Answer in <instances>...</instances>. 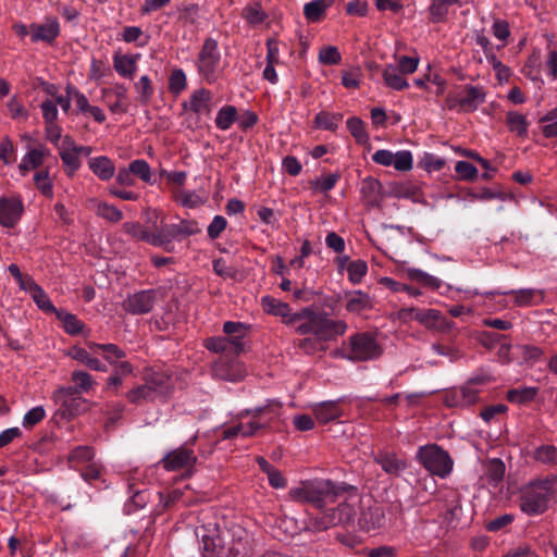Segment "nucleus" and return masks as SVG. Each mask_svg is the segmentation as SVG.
Masks as SVG:
<instances>
[{"mask_svg": "<svg viewBox=\"0 0 557 557\" xmlns=\"http://www.w3.org/2000/svg\"><path fill=\"white\" fill-rule=\"evenodd\" d=\"M505 473V466L500 459H493L488 463L487 468V476L491 482L494 484L499 483Z\"/></svg>", "mask_w": 557, "mask_h": 557, "instance_id": "nucleus-59", "label": "nucleus"}, {"mask_svg": "<svg viewBox=\"0 0 557 557\" xmlns=\"http://www.w3.org/2000/svg\"><path fill=\"white\" fill-rule=\"evenodd\" d=\"M508 295L512 296L513 302L518 306H536L543 301L544 294L541 289H519L511 290Z\"/></svg>", "mask_w": 557, "mask_h": 557, "instance_id": "nucleus-31", "label": "nucleus"}, {"mask_svg": "<svg viewBox=\"0 0 557 557\" xmlns=\"http://www.w3.org/2000/svg\"><path fill=\"white\" fill-rule=\"evenodd\" d=\"M18 283L24 292L30 294L33 301L42 312L54 313L58 311L51 302L49 295L35 281H18Z\"/></svg>", "mask_w": 557, "mask_h": 557, "instance_id": "nucleus-16", "label": "nucleus"}, {"mask_svg": "<svg viewBox=\"0 0 557 557\" xmlns=\"http://www.w3.org/2000/svg\"><path fill=\"white\" fill-rule=\"evenodd\" d=\"M87 346L92 354L102 355L103 359L110 364L121 361L125 357L124 350L114 344H98L89 342Z\"/></svg>", "mask_w": 557, "mask_h": 557, "instance_id": "nucleus-27", "label": "nucleus"}, {"mask_svg": "<svg viewBox=\"0 0 557 557\" xmlns=\"http://www.w3.org/2000/svg\"><path fill=\"white\" fill-rule=\"evenodd\" d=\"M138 59L139 54H121L115 52L113 55V67L120 76L133 79L137 71Z\"/></svg>", "mask_w": 557, "mask_h": 557, "instance_id": "nucleus-23", "label": "nucleus"}, {"mask_svg": "<svg viewBox=\"0 0 557 557\" xmlns=\"http://www.w3.org/2000/svg\"><path fill=\"white\" fill-rule=\"evenodd\" d=\"M45 409L41 406L35 407L26 411L23 417L22 425L23 428L30 429L40 423L45 419Z\"/></svg>", "mask_w": 557, "mask_h": 557, "instance_id": "nucleus-53", "label": "nucleus"}, {"mask_svg": "<svg viewBox=\"0 0 557 557\" xmlns=\"http://www.w3.org/2000/svg\"><path fill=\"white\" fill-rule=\"evenodd\" d=\"M385 521L383 509L380 505L362 509L359 517V525L368 531L380 529Z\"/></svg>", "mask_w": 557, "mask_h": 557, "instance_id": "nucleus-24", "label": "nucleus"}, {"mask_svg": "<svg viewBox=\"0 0 557 557\" xmlns=\"http://www.w3.org/2000/svg\"><path fill=\"white\" fill-rule=\"evenodd\" d=\"M336 0H312L305 4L304 15L309 22H320L326 9L335 3Z\"/></svg>", "mask_w": 557, "mask_h": 557, "instance_id": "nucleus-32", "label": "nucleus"}, {"mask_svg": "<svg viewBox=\"0 0 557 557\" xmlns=\"http://www.w3.org/2000/svg\"><path fill=\"white\" fill-rule=\"evenodd\" d=\"M221 54L218 41L207 38L197 57V69L199 75L209 84L214 83L219 76Z\"/></svg>", "mask_w": 557, "mask_h": 557, "instance_id": "nucleus-9", "label": "nucleus"}, {"mask_svg": "<svg viewBox=\"0 0 557 557\" xmlns=\"http://www.w3.org/2000/svg\"><path fill=\"white\" fill-rule=\"evenodd\" d=\"M34 182L37 187V189L46 197L52 198L53 197V190H52V182L49 177V171L42 170L38 171L34 175Z\"/></svg>", "mask_w": 557, "mask_h": 557, "instance_id": "nucleus-46", "label": "nucleus"}, {"mask_svg": "<svg viewBox=\"0 0 557 557\" xmlns=\"http://www.w3.org/2000/svg\"><path fill=\"white\" fill-rule=\"evenodd\" d=\"M346 124L349 133L358 144H366L369 140V135L361 119L357 116L349 117Z\"/></svg>", "mask_w": 557, "mask_h": 557, "instance_id": "nucleus-42", "label": "nucleus"}, {"mask_svg": "<svg viewBox=\"0 0 557 557\" xmlns=\"http://www.w3.org/2000/svg\"><path fill=\"white\" fill-rule=\"evenodd\" d=\"M128 169L133 176L139 177L145 183H151V170L146 160L136 159L129 163Z\"/></svg>", "mask_w": 557, "mask_h": 557, "instance_id": "nucleus-47", "label": "nucleus"}, {"mask_svg": "<svg viewBox=\"0 0 557 557\" xmlns=\"http://www.w3.org/2000/svg\"><path fill=\"white\" fill-rule=\"evenodd\" d=\"M394 292H405L413 298H419L426 289H438L442 285L441 281H420L421 285H408L401 281H384Z\"/></svg>", "mask_w": 557, "mask_h": 557, "instance_id": "nucleus-19", "label": "nucleus"}, {"mask_svg": "<svg viewBox=\"0 0 557 557\" xmlns=\"http://www.w3.org/2000/svg\"><path fill=\"white\" fill-rule=\"evenodd\" d=\"M159 231L170 238L180 239L198 234L200 228L195 220H182L178 224L163 225Z\"/></svg>", "mask_w": 557, "mask_h": 557, "instance_id": "nucleus-21", "label": "nucleus"}, {"mask_svg": "<svg viewBox=\"0 0 557 557\" xmlns=\"http://www.w3.org/2000/svg\"><path fill=\"white\" fill-rule=\"evenodd\" d=\"M123 228L126 234H128L129 236L137 240H143L150 245L152 244L153 240H156V232H148L138 222H125L123 224Z\"/></svg>", "mask_w": 557, "mask_h": 557, "instance_id": "nucleus-40", "label": "nucleus"}, {"mask_svg": "<svg viewBox=\"0 0 557 557\" xmlns=\"http://www.w3.org/2000/svg\"><path fill=\"white\" fill-rule=\"evenodd\" d=\"M293 281H281V289L284 292L294 288V298L300 301L309 302L313 298V293L310 289H300L297 285L293 286Z\"/></svg>", "mask_w": 557, "mask_h": 557, "instance_id": "nucleus-55", "label": "nucleus"}, {"mask_svg": "<svg viewBox=\"0 0 557 557\" xmlns=\"http://www.w3.org/2000/svg\"><path fill=\"white\" fill-rule=\"evenodd\" d=\"M343 120L341 113H330L327 111H320L313 121L314 127L320 129H326L335 132L338 127V123Z\"/></svg>", "mask_w": 557, "mask_h": 557, "instance_id": "nucleus-36", "label": "nucleus"}, {"mask_svg": "<svg viewBox=\"0 0 557 557\" xmlns=\"http://www.w3.org/2000/svg\"><path fill=\"white\" fill-rule=\"evenodd\" d=\"M29 29L33 42L42 41L52 45L60 35V24L55 17L47 18L42 24L32 23Z\"/></svg>", "mask_w": 557, "mask_h": 557, "instance_id": "nucleus-13", "label": "nucleus"}, {"mask_svg": "<svg viewBox=\"0 0 557 557\" xmlns=\"http://www.w3.org/2000/svg\"><path fill=\"white\" fill-rule=\"evenodd\" d=\"M239 417H250L257 424L268 431L274 428V424L281 417V405L276 401H270L265 406L257 407L253 409H245L240 412Z\"/></svg>", "mask_w": 557, "mask_h": 557, "instance_id": "nucleus-11", "label": "nucleus"}, {"mask_svg": "<svg viewBox=\"0 0 557 557\" xmlns=\"http://www.w3.org/2000/svg\"><path fill=\"white\" fill-rule=\"evenodd\" d=\"M24 205L20 197H0V225L13 228L21 220Z\"/></svg>", "mask_w": 557, "mask_h": 557, "instance_id": "nucleus-12", "label": "nucleus"}, {"mask_svg": "<svg viewBox=\"0 0 557 557\" xmlns=\"http://www.w3.org/2000/svg\"><path fill=\"white\" fill-rule=\"evenodd\" d=\"M197 440L194 435L189 441L185 442L177 448L165 453L159 461L164 471H184V475L190 478L195 471L197 463V455L193 448Z\"/></svg>", "mask_w": 557, "mask_h": 557, "instance_id": "nucleus-7", "label": "nucleus"}, {"mask_svg": "<svg viewBox=\"0 0 557 557\" xmlns=\"http://www.w3.org/2000/svg\"><path fill=\"white\" fill-rule=\"evenodd\" d=\"M512 521V515L507 513L504 516H499L488 521L486 524V529L488 532L496 533L499 532L502 529L506 528L507 525L511 524Z\"/></svg>", "mask_w": 557, "mask_h": 557, "instance_id": "nucleus-64", "label": "nucleus"}, {"mask_svg": "<svg viewBox=\"0 0 557 557\" xmlns=\"http://www.w3.org/2000/svg\"><path fill=\"white\" fill-rule=\"evenodd\" d=\"M455 4L461 7V0H433L429 7V21L431 23L446 22L448 10Z\"/></svg>", "mask_w": 557, "mask_h": 557, "instance_id": "nucleus-26", "label": "nucleus"}, {"mask_svg": "<svg viewBox=\"0 0 557 557\" xmlns=\"http://www.w3.org/2000/svg\"><path fill=\"white\" fill-rule=\"evenodd\" d=\"M249 329V325L242 322L227 321L223 324L225 337H210L205 342L207 349L223 355L213 363L215 376L230 382H239L244 377L243 364L230 357L239 356L244 351V338Z\"/></svg>", "mask_w": 557, "mask_h": 557, "instance_id": "nucleus-2", "label": "nucleus"}, {"mask_svg": "<svg viewBox=\"0 0 557 557\" xmlns=\"http://www.w3.org/2000/svg\"><path fill=\"white\" fill-rule=\"evenodd\" d=\"M536 395L535 387L513 388L507 392V400L512 404H524L532 401Z\"/></svg>", "mask_w": 557, "mask_h": 557, "instance_id": "nucleus-41", "label": "nucleus"}, {"mask_svg": "<svg viewBox=\"0 0 557 557\" xmlns=\"http://www.w3.org/2000/svg\"><path fill=\"white\" fill-rule=\"evenodd\" d=\"M556 494L557 476L533 480L521 488L519 507L524 515L540 516L555 502Z\"/></svg>", "mask_w": 557, "mask_h": 557, "instance_id": "nucleus-3", "label": "nucleus"}, {"mask_svg": "<svg viewBox=\"0 0 557 557\" xmlns=\"http://www.w3.org/2000/svg\"><path fill=\"white\" fill-rule=\"evenodd\" d=\"M72 382H74V386H69L67 388H76L78 393L82 394L84 392H88L92 388L95 381L89 372L84 371H74L72 372Z\"/></svg>", "mask_w": 557, "mask_h": 557, "instance_id": "nucleus-44", "label": "nucleus"}, {"mask_svg": "<svg viewBox=\"0 0 557 557\" xmlns=\"http://www.w3.org/2000/svg\"><path fill=\"white\" fill-rule=\"evenodd\" d=\"M373 306L370 295L360 290H352L346 294V308L350 312L360 313L370 310Z\"/></svg>", "mask_w": 557, "mask_h": 557, "instance_id": "nucleus-28", "label": "nucleus"}, {"mask_svg": "<svg viewBox=\"0 0 557 557\" xmlns=\"http://www.w3.org/2000/svg\"><path fill=\"white\" fill-rule=\"evenodd\" d=\"M540 122H548L544 125L542 133L546 138L557 136V107L543 116Z\"/></svg>", "mask_w": 557, "mask_h": 557, "instance_id": "nucleus-52", "label": "nucleus"}, {"mask_svg": "<svg viewBox=\"0 0 557 557\" xmlns=\"http://www.w3.org/2000/svg\"><path fill=\"white\" fill-rule=\"evenodd\" d=\"M60 158L65 166L66 174L73 176L81 166V160L74 150L60 149Z\"/></svg>", "mask_w": 557, "mask_h": 557, "instance_id": "nucleus-45", "label": "nucleus"}, {"mask_svg": "<svg viewBox=\"0 0 557 557\" xmlns=\"http://www.w3.org/2000/svg\"><path fill=\"white\" fill-rule=\"evenodd\" d=\"M533 459L546 466H557V446L553 444H542L532 453Z\"/></svg>", "mask_w": 557, "mask_h": 557, "instance_id": "nucleus-35", "label": "nucleus"}, {"mask_svg": "<svg viewBox=\"0 0 557 557\" xmlns=\"http://www.w3.org/2000/svg\"><path fill=\"white\" fill-rule=\"evenodd\" d=\"M53 400L59 406L55 416L63 420H72L88 410V400L81 396L76 388H59L54 391Z\"/></svg>", "mask_w": 557, "mask_h": 557, "instance_id": "nucleus-8", "label": "nucleus"}, {"mask_svg": "<svg viewBox=\"0 0 557 557\" xmlns=\"http://www.w3.org/2000/svg\"><path fill=\"white\" fill-rule=\"evenodd\" d=\"M302 318L294 317L290 321L298 322L295 330L300 335H313L319 339L329 341L342 335L347 330V324L342 320H331L321 313L309 310L302 311Z\"/></svg>", "mask_w": 557, "mask_h": 557, "instance_id": "nucleus-4", "label": "nucleus"}, {"mask_svg": "<svg viewBox=\"0 0 557 557\" xmlns=\"http://www.w3.org/2000/svg\"><path fill=\"white\" fill-rule=\"evenodd\" d=\"M238 112L234 106L222 107L216 114L215 125L221 131L228 129L234 122H237Z\"/></svg>", "mask_w": 557, "mask_h": 557, "instance_id": "nucleus-39", "label": "nucleus"}, {"mask_svg": "<svg viewBox=\"0 0 557 557\" xmlns=\"http://www.w3.org/2000/svg\"><path fill=\"white\" fill-rule=\"evenodd\" d=\"M373 460L381 466L385 473L392 476H399L401 471L408 466L403 458L391 451H380L374 456Z\"/></svg>", "mask_w": 557, "mask_h": 557, "instance_id": "nucleus-18", "label": "nucleus"}, {"mask_svg": "<svg viewBox=\"0 0 557 557\" xmlns=\"http://www.w3.org/2000/svg\"><path fill=\"white\" fill-rule=\"evenodd\" d=\"M186 75L183 70L175 69L169 77V90L173 95H180L186 88Z\"/></svg>", "mask_w": 557, "mask_h": 557, "instance_id": "nucleus-48", "label": "nucleus"}, {"mask_svg": "<svg viewBox=\"0 0 557 557\" xmlns=\"http://www.w3.org/2000/svg\"><path fill=\"white\" fill-rule=\"evenodd\" d=\"M319 61L322 64L335 65L342 61V55L337 47L326 46L319 51Z\"/></svg>", "mask_w": 557, "mask_h": 557, "instance_id": "nucleus-49", "label": "nucleus"}, {"mask_svg": "<svg viewBox=\"0 0 557 557\" xmlns=\"http://www.w3.org/2000/svg\"><path fill=\"white\" fill-rule=\"evenodd\" d=\"M455 171L462 181H474L478 176V169L467 161H458Z\"/></svg>", "mask_w": 557, "mask_h": 557, "instance_id": "nucleus-54", "label": "nucleus"}, {"mask_svg": "<svg viewBox=\"0 0 557 557\" xmlns=\"http://www.w3.org/2000/svg\"><path fill=\"white\" fill-rule=\"evenodd\" d=\"M506 122L511 132L517 133L519 136H525L528 133V123L525 116L510 111L507 113Z\"/></svg>", "mask_w": 557, "mask_h": 557, "instance_id": "nucleus-43", "label": "nucleus"}, {"mask_svg": "<svg viewBox=\"0 0 557 557\" xmlns=\"http://www.w3.org/2000/svg\"><path fill=\"white\" fill-rule=\"evenodd\" d=\"M202 555L203 557H213L220 554L221 540L208 534L201 535Z\"/></svg>", "mask_w": 557, "mask_h": 557, "instance_id": "nucleus-50", "label": "nucleus"}, {"mask_svg": "<svg viewBox=\"0 0 557 557\" xmlns=\"http://www.w3.org/2000/svg\"><path fill=\"white\" fill-rule=\"evenodd\" d=\"M342 401L343 399L324 400L315 404L312 408L314 419L322 424H327L335 419H341L343 416V409L341 408Z\"/></svg>", "mask_w": 557, "mask_h": 557, "instance_id": "nucleus-17", "label": "nucleus"}, {"mask_svg": "<svg viewBox=\"0 0 557 557\" xmlns=\"http://www.w3.org/2000/svg\"><path fill=\"white\" fill-rule=\"evenodd\" d=\"M92 355L94 354L91 352L90 349L88 350L79 346H73L69 352V356L71 358L85 364L89 369L94 371L106 372V364Z\"/></svg>", "mask_w": 557, "mask_h": 557, "instance_id": "nucleus-25", "label": "nucleus"}, {"mask_svg": "<svg viewBox=\"0 0 557 557\" xmlns=\"http://www.w3.org/2000/svg\"><path fill=\"white\" fill-rule=\"evenodd\" d=\"M339 352L349 361L364 362L379 359L383 348L373 333L358 332L343 341Z\"/></svg>", "mask_w": 557, "mask_h": 557, "instance_id": "nucleus-5", "label": "nucleus"}, {"mask_svg": "<svg viewBox=\"0 0 557 557\" xmlns=\"http://www.w3.org/2000/svg\"><path fill=\"white\" fill-rule=\"evenodd\" d=\"M134 88L138 95V102L143 106H148L154 94L153 84L148 75H143L139 81L134 84Z\"/></svg>", "mask_w": 557, "mask_h": 557, "instance_id": "nucleus-37", "label": "nucleus"}, {"mask_svg": "<svg viewBox=\"0 0 557 557\" xmlns=\"http://www.w3.org/2000/svg\"><path fill=\"white\" fill-rule=\"evenodd\" d=\"M97 213L101 218L114 223L121 221L123 218V213L120 209L107 202L99 203Z\"/></svg>", "mask_w": 557, "mask_h": 557, "instance_id": "nucleus-51", "label": "nucleus"}, {"mask_svg": "<svg viewBox=\"0 0 557 557\" xmlns=\"http://www.w3.org/2000/svg\"><path fill=\"white\" fill-rule=\"evenodd\" d=\"M419 165L428 172L441 171L445 165V160L432 153H425Z\"/></svg>", "mask_w": 557, "mask_h": 557, "instance_id": "nucleus-60", "label": "nucleus"}, {"mask_svg": "<svg viewBox=\"0 0 557 557\" xmlns=\"http://www.w3.org/2000/svg\"><path fill=\"white\" fill-rule=\"evenodd\" d=\"M89 169L101 181H109L115 173V165L113 161L104 156L89 159Z\"/></svg>", "mask_w": 557, "mask_h": 557, "instance_id": "nucleus-29", "label": "nucleus"}, {"mask_svg": "<svg viewBox=\"0 0 557 557\" xmlns=\"http://www.w3.org/2000/svg\"><path fill=\"white\" fill-rule=\"evenodd\" d=\"M360 77H361V72L359 69L344 71L342 73V84L346 88L356 89L360 85Z\"/></svg>", "mask_w": 557, "mask_h": 557, "instance_id": "nucleus-63", "label": "nucleus"}, {"mask_svg": "<svg viewBox=\"0 0 557 557\" xmlns=\"http://www.w3.org/2000/svg\"><path fill=\"white\" fill-rule=\"evenodd\" d=\"M399 319L404 322L418 321L429 330H443L445 321L442 313L436 310H421L413 307L403 308L399 311Z\"/></svg>", "mask_w": 557, "mask_h": 557, "instance_id": "nucleus-10", "label": "nucleus"}, {"mask_svg": "<svg viewBox=\"0 0 557 557\" xmlns=\"http://www.w3.org/2000/svg\"><path fill=\"white\" fill-rule=\"evenodd\" d=\"M382 185L379 180L368 176L361 181L360 191L368 206H375L381 200Z\"/></svg>", "mask_w": 557, "mask_h": 557, "instance_id": "nucleus-30", "label": "nucleus"}, {"mask_svg": "<svg viewBox=\"0 0 557 557\" xmlns=\"http://www.w3.org/2000/svg\"><path fill=\"white\" fill-rule=\"evenodd\" d=\"M57 320L61 321L62 327L65 333L70 335H77L84 329V323L82 320L76 318V315L67 312L59 310L54 312Z\"/></svg>", "mask_w": 557, "mask_h": 557, "instance_id": "nucleus-33", "label": "nucleus"}, {"mask_svg": "<svg viewBox=\"0 0 557 557\" xmlns=\"http://www.w3.org/2000/svg\"><path fill=\"white\" fill-rule=\"evenodd\" d=\"M393 165L397 171L406 172L412 169V154L408 150L394 153Z\"/></svg>", "mask_w": 557, "mask_h": 557, "instance_id": "nucleus-56", "label": "nucleus"}, {"mask_svg": "<svg viewBox=\"0 0 557 557\" xmlns=\"http://www.w3.org/2000/svg\"><path fill=\"white\" fill-rule=\"evenodd\" d=\"M485 97L486 94L482 86L467 85L465 87V95L459 97L456 101L461 109L466 111H474L485 101Z\"/></svg>", "mask_w": 557, "mask_h": 557, "instance_id": "nucleus-22", "label": "nucleus"}, {"mask_svg": "<svg viewBox=\"0 0 557 557\" xmlns=\"http://www.w3.org/2000/svg\"><path fill=\"white\" fill-rule=\"evenodd\" d=\"M164 376H154L148 381V383L139 385L126 393V399L133 404H141V401H148L153 398L154 391L163 386Z\"/></svg>", "mask_w": 557, "mask_h": 557, "instance_id": "nucleus-15", "label": "nucleus"}, {"mask_svg": "<svg viewBox=\"0 0 557 557\" xmlns=\"http://www.w3.org/2000/svg\"><path fill=\"white\" fill-rule=\"evenodd\" d=\"M261 305L263 311L268 313L282 317L283 319L289 317V306L285 302H281L277 299L272 298L271 296H263L261 298Z\"/></svg>", "mask_w": 557, "mask_h": 557, "instance_id": "nucleus-38", "label": "nucleus"}, {"mask_svg": "<svg viewBox=\"0 0 557 557\" xmlns=\"http://www.w3.org/2000/svg\"><path fill=\"white\" fill-rule=\"evenodd\" d=\"M243 16L250 24L262 23L265 18L264 12L261 10L259 4L246 7L243 10Z\"/></svg>", "mask_w": 557, "mask_h": 557, "instance_id": "nucleus-61", "label": "nucleus"}, {"mask_svg": "<svg viewBox=\"0 0 557 557\" xmlns=\"http://www.w3.org/2000/svg\"><path fill=\"white\" fill-rule=\"evenodd\" d=\"M128 494L135 507H144L147 502V493L144 488L138 487V484L128 483Z\"/></svg>", "mask_w": 557, "mask_h": 557, "instance_id": "nucleus-62", "label": "nucleus"}, {"mask_svg": "<svg viewBox=\"0 0 557 557\" xmlns=\"http://www.w3.org/2000/svg\"><path fill=\"white\" fill-rule=\"evenodd\" d=\"M398 69L392 64L387 65L383 71L385 84L394 90H403L408 88L409 84Z\"/></svg>", "mask_w": 557, "mask_h": 557, "instance_id": "nucleus-34", "label": "nucleus"}, {"mask_svg": "<svg viewBox=\"0 0 557 557\" xmlns=\"http://www.w3.org/2000/svg\"><path fill=\"white\" fill-rule=\"evenodd\" d=\"M472 200H492V199H505V196L502 191H494L487 187H482L480 189L472 190L469 189L467 194Z\"/></svg>", "mask_w": 557, "mask_h": 557, "instance_id": "nucleus-57", "label": "nucleus"}, {"mask_svg": "<svg viewBox=\"0 0 557 557\" xmlns=\"http://www.w3.org/2000/svg\"><path fill=\"white\" fill-rule=\"evenodd\" d=\"M154 292L143 290L126 298L123 309L132 314H145L152 310L154 304Z\"/></svg>", "mask_w": 557, "mask_h": 557, "instance_id": "nucleus-14", "label": "nucleus"}, {"mask_svg": "<svg viewBox=\"0 0 557 557\" xmlns=\"http://www.w3.org/2000/svg\"><path fill=\"white\" fill-rule=\"evenodd\" d=\"M211 92L206 88L195 90L189 102H184V110H190L196 114H209L211 112Z\"/></svg>", "mask_w": 557, "mask_h": 557, "instance_id": "nucleus-20", "label": "nucleus"}, {"mask_svg": "<svg viewBox=\"0 0 557 557\" xmlns=\"http://www.w3.org/2000/svg\"><path fill=\"white\" fill-rule=\"evenodd\" d=\"M417 460L425 471L441 479L447 478L453 470L450 455L438 444H426L419 447Z\"/></svg>", "mask_w": 557, "mask_h": 557, "instance_id": "nucleus-6", "label": "nucleus"}, {"mask_svg": "<svg viewBox=\"0 0 557 557\" xmlns=\"http://www.w3.org/2000/svg\"><path fill=\"white\" fill-rule=\"evenodd\" d=\"M94 457V450L90 446L75 447L69 457V462H89Z\"/></svg>", "mask_w": 557, "mask_h": 557, "instance_id": "nucleus-58", "label": "nucleus"}, {"mask_svg": "<svg viewBox=\"0 0 557 557\" xmlns=\"http://www.w3.org/2000/svg\"><path fill=\"white\" fill-rule=\"evenodd\" d=\"M352 490V486L329 479H313L290 487L288 494L295 502L309 503L320 509V513L305 521V530L318 533L351 521L355 509L347 503L345 494Z\"/></svg>", "mask_w": 557, "mask_h": 557, "instance_id": "nucleus-1", "label": "nucleus"}]
</instances>
